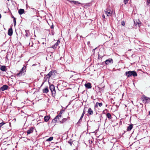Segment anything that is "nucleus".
Returning a JSON list of instances; mask_svg holds the SVG:
<instances>
[{
  "label": "nucleus",
  "instance_id": "f257e3e1",
  "mask_svg": "<svg viewBox=\"0 0 150 150\" xmlns=\"http://www.w3.org/2000/svg\"><path fill=\"white\" fill-rule=\"evenodd\" d=\"M125 75L127 76L128 77H129L132 76L134 77L137 76V73L134 71H126L125 72Z\"/></svg>",
  "mask_w": 150,
  "mask_h": 150
},
{
  "label": "nucleus",
  "instance_id": "f03ea898",
  "mask_svg": "<svg viewBox=\"0 0 150 150\" xmlns=\"http://www.w3.org/2000/svg\"><path fill=\"white\" fill-rule=\"evenodd\" d=\"M26 68V67L25 66H24L23 67L19 72L16 74V76L17 77H20L24 75L26 72V70H25Z\"/></svg>",
  "mask_w": 150,
  "mask_h": 150
},
{
  "label": "nucleus",
  "instance_id": "7ed1b4c3",
  "mask_svg": "<svg viewBox=\"0 0 150 150\" xmlns=\"http://www.w3.org/2000/svg\"><path fill=\"white\" fill-rule=\"evenodd\" d=\"M142 102L145 104L148 103L150 102V98L144 95L142 96Z\"/></svg>",
  "mask_w": 150,
  "mask_h": 150
},
{
  "label": "nucleus",
  "instance_id": "20e7f679",
  "mask_svg": "<svg viewBox=\"0 0 150 150\" xmlns=\"http://www.w3.org/2000/svg\"><path fill=\"white\" fill-rule=\"evenodd\" d=\"M104 12L107 16H112L113 12L109 8H107L105 10Z\"/></svg>",
  "mask_w": 150,
  "mask_h": 150
},
{
  "label": "nucleus",
  "instance_id": "39448f33",
  "mask_svg": "<svg viewBox=\"0 0 150 150\" xmlns=\"http://www.w3.org/2000/svg\"><path fill=\"white\" fill-rule=\"evenodd\" d=\"M50 90L52 95L53 96H55L56 94V91L55 87L53 84H51L50 86Z\"/></svg>",
  "mask_w": 150,
  "mask_h": 150
},
{
  "label": "nucleus",
  "instance_id": "423d86ee",
  "mask_svg": "<svg viewBox=\"0 0 150 150\" xmlns=\"http://www.w3.org/2000/svg\"><path fill=\"white\" fill-rule=\"evenodd\" d=\"M8 88V86L6 85H4L0 88V91H3L4 90H7Z\"/></svg>",
  "mask_w": 150,
  "mask_h": 150
},
{
  "label": "nucleus",
  "instance_id": "0eeeda50",
  "mask_svg": "<svg viewBox=\"0 0 150 150\" xmlns=\"http://www.w3.org/2000/svg\"><path fill=\"white\" fill-rule=\"evenodd\" d=\"M62 117L61 115L59 114L54 119L52 120V122H55L57 121H59V118H61Z\"/></svg>",
  "mask_w": 150,
  "mask_h": 150
},
{
  "label": "nucleus",
  "instance_id": "6e6552de",
  "mask_svg": "<svg viewBox=\"0 0 150 150\" xmlns=\"http://www.w3.org/2000/svg\"><path fill=\"white\" fill-rule=\"evenodd\" d=\"M60 41L59 40H58L57 42L53 45L51 47L54 49H55L57 48V46L60 43Z\"/></svg>",
  "mask_w": 150,
  "mask_h": 150
},
{
  "label": "nucleus",
  "instance_id": "1a4fd4ad",
  "mask_svg": "<svg viewBox=\"0 0 150 150\" xmlns=\"http://www.w3.org/2000/svg\"><path fill=\"white\" fill-rule=\"evenodd\" d=\"M134 23L135 26L136 27H139V26H140L139 24L140 23V22L139 21V20H138V21H136L134 20Z\"/></svg>",
  "mask_w": 150,
  "mask_h": 150
},
{
  "label": "nucleus",
  "instance_id": "9d476101",
  "mask_svg": "<svg viewBox=\"0 0 150 150\" xmlns=\"http://www.w3.org/2000/svg\"><path fill=\"white\" fill-rule=\"evenodd\" d=\"M105 64H108L110 63H113V62L112 59H108L106 60L105 61Z\"/></svg>",
  "mask_w": 150,
  "mask_h": 150
},
{
  "label": "nucleus",
  "instance_id": "9b49d317",
  "mask_svg": "<svg viewBox=\"0 0 150 150\" xmlns=\"http://www.w3.org/2000/svg\"><path fill=\"white\" fill-rule=\"evenodd\" d=\"M85 86L86 88H91L92 87L91 84L89 83H86L85 84Z\"/></svg>",
  "mask_w": 150,
  "mask_h": 150
},
{
  "label": "nucleus",
  "instance_id": "f8f14e48",
  "mask_svg": "<svg viewBox=\"0 0 150 150\" xmlns=\"http://www.w3.org/2000/svg\"><path fill=\"white\" fill-rule=\"evenodd\" d=\"M8 34L10 36L12 35L13 34V30L12 28H10L8 29Z\"/></svg>",
  "mask_w": 150,
  "mask_h": 150
},
{
  "label": "nucleus",
  "instance_id": "ddd939ff",
  "mask_svg": "<svg viewBox=\"0 0 150 150\" xmlns=\"http://www.w3.org/2000/svg\"><path fill=\"white\" fill-rule=\"evenodd\" d=\"M133 125L132 124L130 125L127 128V131H130L132 128Z\"/></svg>",
  "mask_w": 150,
  "mask_h": 150
},
{
  "label": "nucleus",
  "instance_id": "4468645a",
  "mask_svg": "<svg viewBox=\"0 0 150 150\" xmlns=\"http://www.w3.org/2000/svg\"><path fill=\"white\" fill-rule=\"evenodd\" d=\"M0 70L3 71H5L7 70V69L5 66H1Z\"/></svg>",
  "mask_w": 150,
  "mask_h": 150
},
{
  "label": "nucleus",
  "instance_id": "2eb2a0df",
  "mask_svg": "<svg viewBox=\"0 0 150 150\" xmlns=\"http://www.w3.org/2000/svg\"><path fill=\"white\" fill-rule=\"evenodd\" d=\"M50 116L49 115H46L45 116L44 120L45 122H47L50 118Z\"/></svg>",
  "mask_w": 150,
  "mask_h": 150
},
{
  "label": "nucleus",
  "instance_id": "dca6fc26",
  "mask_svg": "<svg viewBox=\"0 0 150 150\" xmlns=\"http://www.w3.org/2000/svg\"><path fill=\"white\" fill-rule=\"evenodd\" d=\"M88 113L90 115H93V110L91 109V108H89L88 110Z\"/></svg>",
  "mask_w": 150,
  "mask_h": 150
},
{
  "label": "nucleus",
  "instance_id": "f3484780",
  "mask_svg": "<svg viewBox=\"0 0 150 150\" xmlns=\"http://www.w3.org/2000/svg\"><path fill=\"white\" fill-rule=\"evenodd\" d=\"M70 117H68L67 118H63L62 120L60 121V122L61 123H63L65 122L67 120L69 119Z\"/></svg>",
  "mask_w": 150,
  "mask_h": 150
},
{
  "label": "nucleus",
  "instance_id": "a211bd4d",
  "mask_svg": "<svg viewBox=\"0 0 150 150\" xmlns=\"http://www.w3.org/2000/svg\"><path fill=\"white\" fill-rule=\"evenodd\" d=\"M33 127H31L27 131V133L28 134H29L33 132Z\"/></svg>",
  "mask_w": 150,
  "mask_h": 150
},
{
  "label": "nucleus",
  "instance_id": "6ab92c4d",
  "mask_svg": "<svg viewBox=\"0 0 150 150\" xmlns=\"http://www.w3.org/2000/svg\"><path fill=\"white\" fill-rule=\"evenodd\" d=\"M49 91L48 87H46L45 88L43 89L42 92L44 93H47Z\"/></svg>",
  "mask_w": 150,
  "mask_h": 150
},
{
  "label": "nucleus",
  "instance_id": "aec40b11",
  "mask_svg": "<svg viewBox=\"0 0 150 150\" xmlns=\"http://www.w3.org/2000/svg\"><path fill=\"white\" fill-rule=\"evenodd\" d=\"M18 13L20 15H22L24 12V10L23 9H20L18 10Z\"/></svg>",
  "mask_w": 150,
  "mask_h": 150
},
{
  "label": "nucleus",
  "instance_id": "412c9836",
  "mask_svg": "<svg viewBox=\"0 0 150 150\" xmlns=\"http://www.w3.org/2000/svg\"><path fill=\"white\" fill-rule=\"evenodd\" d=\"M106 116L108 118V119L109 120L112 119V117H111L110 114V113H107L106 114Z\"/></svg>",
  "mask_w": 150,
  "mask_h": 150
},
{
  "label": "nucleus",
  "instance_id": "4be33fe9",
  "mask_svg": "<svg viewBox=\"0 0 150 150\" xmlns=\"http://www.w3.org/2000/svg\"><path fill=\"white\" fill-rule=\"evenodd\" d=\"M25 32L26 33L25 35L26 37H29L30 35L29 31L28 30H25Z\"/></svg>",
  "mask_w": 150,
  "mask_h": 150
},
{
  "label": "nucleus",
  "instance_id": "5701e85b",
  "mask_svg": "<svg viewBox=\"0 0 150 150\" xmlns=\"http://www.w3.org/2000/svg\"><path fill=\"white\" fill-rule=\"evenodd\" d=\"M53 137H49L48 139L46 140V141L49 142L52 140L53 139Z\"/></svg>",
  "mask_w": 150,
  "mask_h": 150
},
{
  "label": "nucleus",
  "instance_id": "b1692460",
  "mask_svg": "<svg viewBox=\"0 0 150 150\" xmlns=\"http://www.w3.org/2000/svg\"><path fill=\"white\" fill-rule=\"evenodd\" d=\"M50 77L48 76V75L47 74V75L44 78V80H45V81H46L47 79H49Z\"/></svg>",
  "mask_w": 150,
  "mask_h": 150
},
{
  "label": "nucleus",
  "instance_id": "393cba45",
  "mask_svg": "<svg viewBox=\"0 0 150 150\" xmlns=\"http://www.w3.org/2000/svg\"><path fill=\"white\" fill-rule=\"evenodd\" d=\"M54 72H53L50 71L49 72L47 75L50 77L52 75L54 74Z\"/></svg>",
  "mask_w": 150,
  "mask_h": 150
},
{
  "label": "nucleus",
  "instance_id": "a878e982",
  "mask_svg": "<svg viewBox=\"0 0 150 150\" xmlns=\"http://www.w3.org/2000/svg\"><path fill=\"white\" fill-rule=\"evenodd\" d=\"M71 2H73L75 4H80V3L78 2V1H70Z\"/></svg>",
  "mask_w": 150,
  "mask_h": 150
},
{
  "label": "nucleus",
  "instance_id": "bb28decb",
  "mask_svg": "<svg viewBox=\"0 0 150 150\" xmlns=\"http://www.w3.org/2000/svg\"><path fill=\"white\" fill-rule=\"evenodd\" d=\"M16 19L15 18H14V19L13 20L14 25L15 26H16Z\"/></svg>",
  "mask_w": 150,
  "mask_h": 150
},
{
  "label": "nucleus",
  "instance_id": "cd10ccee",
  "mask_svg": "<svg viewBox=\"0 0 150 150\" xmlns=\"http://www.w3.org/2000/svg\"><path fill=\"white\" fill-rule=\"evenodd\" d=\"M83 117L81 116L80 119H79V120L78 122V123H80L82 121V120Z\"/></svg>",
  "mask_w": 150,
  "mask_h": 150
},
{
  "label": "nucleus",
  "instance_id": "c85d7f7f",
  "mask_svg": "<svg viewBox=\"0 0 150 150\" xmlns=\"http://www.w3.org/2000/svg\"><path fill=\"white\" fill-rule=\"evenodd\" d=\"M73 141H71V140L70 139L68 142V143H69L71 146H72V144Z\"/></svg>",
  "mask_w": 150,
  "mask_h": 150
},
{
  "label": "nucleus",
  "instance_id": "c756f323",
  "mask_svg": "<svg viewBox=\"0 0 150 150\" xmlns=\"http://www.w3.org/2000/svg\"><path fill=\"white\" fill-rule=\"evenodd\" d=\"M121 24L122 25L124 26L125 25V22L124 21H122Z\"/></svg>",
  "mask_w": 150,
  "mask_h": 150
},
{
  "label": "nucleus",
  "instance_id": "7c9ffc66",
  "mask_svg": "<svg viewBox=\"0 0 150 150\" xmlns=\"http://www.w3.org/2000/svg\"><path fill=\"white\" fill-rule=\"evenodd\" d=\"M98 105L100 107H101L103 105V104H102V103H99L98 102Z\"/></svg>",
  "mask_w": 150,
  "mask_h": 150
},
{
  "label": "nucleus",
  "instance_id": "2f4dec72",
  "mask_svg": "<svg viewBox=\"0 0 150 150\" xmlns=\"http://www.w3.org/2000/svg\"><path fill=\"white\" fill-rule=\"evenodd\" d=\"M64 110H61L60 111V112L59 114L60 115H61V114L64 112Z\"/></svg>",
  "mask_w": 150,
  "mask_h": 150
},
{
  "label": "nucleus",
  "instance_id": "473e14b6",
  "mask_svg": "<svg viewBox=\"0 0 150 150\" xmlns=\"http://www.w3.org/2000/svg\"><path fill=\"white\" fill-rule=\"evenodd\" d=\"M128 0H124V1L125 2V4H126V3L127 2Z\"/></svg>",
  "mask_w": 150,
  "mask_h": 150
},
{
  "label": "nucleus",
  "instance_id": "72a5a7b5",
  "mask_svg": "<svg viewBox=\"0 0 150 150\" xmlns=\"http://www.w3.org/2000/svg\"><path fill=\"white\" fill-rule=\"evenodd\" d=\"M98 102L96 103V105H95V107H96L97 108V107H98Z\"/></svg>",
  "mask_w": 150,
  "mask_h": 150
},
{
  "label": "nucleus",
  "instance_id": "f704fd0d",
  "mask_svg": "<svg viewBox=\"0 0 150 150\" xmlns=\"http://www.w3.org/2000/svg\"><path fill=\"white\" fill-rule=\"evenodd\" d=\"M51 29H53L54 28L53 25L52 24L50 27Z\"/></svg>",
  "mask_w": 150,
  "mask_h": 150
},
{
  "label": "nucleus",
  "instance_id": "c9c22d12",
  "mask_svg": "<svg viewBox=\"0 0 150 150\" xmlns=\"http://www.w3.org/2000/svg\"><path fill=\"white\" fill-rule=\"evenodd\" d=\"M102 17L103 18H105V15L104 14H103L102 16Z\"/></svg>",
  "mask_w": 150,
  "mask_h": 150
},
{
  "label": "nucleus",
  "instance_id": "e433bc0d",
  "mask_svg": "<svg viewBox=\"0 0 150 150\" xmlns=\"http://www.w3.org/2000/svg\"><path fill=\"white\" fill-rule=\"evenodd\" d=\"M85 113V112L84 111V110L82 113L84 114Z\"/></svg>",
  "mask_w": 150,
  "mask_h": 150
},
{
  "label": "nucleus",
  "instance_id": "4c0bfd02",
  "mask_svg": "<svg viewBox=\"0 0 150 150\" xmlns=\"http://www.w3.org/2000/svg\"><path fill=\"white\" fill-rule=\"evenodd\" d=\"M149 1H150V0H149ZM147 3H149V0H147Z\"/></svg>",
  "mask_w": 150,
  "mask_h": 150
},
{
  "label": "nucleus",
  "instance_id": "58836bf2",
  "mask_svg": "<svg viewBox=\"0 0 150 150\" xmlns=\"http://www.w3.org/2000/svg\"><path fill=\"white\" fill-rule=\"evenodd\" d=\"M84 114H83L82 113V115H81V116H82V117H83V116H84Z\"/></svg>",
  "mask_w": 150,
  "mask_h": 150
},
{
  "label": "nucleus",
  "instance_id": "ea45409f",
  "mask_svg": "<svg viewBox=\"0 0 150 150\" xmlns=\"http://www.w3.org/2000/svg\"><path fill=\"white\" fill-rule=\"evenodd\" d=\"M32 9L33 10H35V11H36V10L34 8H32Z\"/></svg>",
  "mask_w": 150,
  "mask_h": 150
},
{
  "label": "nucleus",
  "instance_id": "a19ab883",
  "mask_svg": "<svg viewBox=\"0 0 150 150\" xmlns=\"http://www.w3.org/2000/svg\"><path fill=\"white\" fill-rule=\"evenodd\" d=\"M36 64H33V65H32V66H35V65Z\"/></svg>",
  "mask_w": 150,
  "mask_h": 150
},
{
  "label": "nucleus",
  "instance_id": "79ce46f5",
  "mask_svg": "<svg viewBox=\"0 0 150 150\" xmlns=\"http://www.w3.org/2000/svg\"><path fill=\"white\" fill-rule=\"evenodd\" d=\"M1 14L0 13V19L1 18Z\"/></svg>",
  "mask_w": 150,
  "mask_h": 150
},
{
  "label": "nucleus",
  "instance_id": "37998d69",
  "mask_svg": "<svg viewBox=\"0 0 150 150\" xmlns=\"http://www.w3.org/2000/svg\"><path fill=\"white\" fill-rule=\"evenodd\" d=\"M135 28V27H132L130 28Z\"/></svg>",
  "mask_w": 150,
  "mask_h": 150
},
{
  "label": "nucleus",
  "instance_id": "c03bdc74",
  "mask_svg": "<svg viewBox=\"0 0 150 150\" xmlns=\"http://www.w3.org/2000/svg\"><path fill=\"white\" fill-rule=\"evenodd\" d=\"M12 18H13V20L14 19V18H15V17L13 16Z\"/></svg>",
  "mask_w": 150,
  "mask_h": 150
},
{
  "label": "nucleus",
  "instance_id": "a18cd8bd",
  "mask_svg": "<svg viewBox=\"0 0 150 150\" xmlns=\"http://www.w3.org/2000/svg\"><path fill=\"white\" fill-rule=\"evenodd\" d=\"M149 115H150V111H149Z\"/></svg>",
  "mask_w": 150,
  "mask_h": 150
},
{
  "label": "nucleus",
  "instance_id": "49530a36",
  "mask_svg": "<svg viewBox=\"0 0 150 150\" xmlns=\"http://www.w3.org/2000/svg\"><path fill=\"white\" fill-rule=\"evenodd\" d=\"M7 0V1H9L10 0Z\"/></svg>",
  "mask_w": 150,
  "mask_h": 150
},
{
  "label": "nucleus",
  "instance_id": "de8ad7c7",
  "mask_svg": "<svg viewBox=\"0 0 150 150\" xmlns=\"http://www.w3.org/2000/svg\"><path fill=\"white\" fill-rule=\"evenodd\" d=\"M1 66V65L0 64V67Z\"/></svg>",
  "mask_w": 150,
  "mask_h": 150
}]
</instances>
